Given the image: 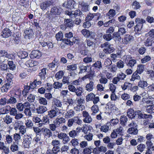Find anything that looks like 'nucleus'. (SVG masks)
I'll return each mask as SVG.
<instances>
[{
    "mask_svg": "<svg viewBox=\"0 0 154 154\" xmlns=\"http://www.w3.org/2000/svg\"><path fill=\"white\" fill-rule=\"evenodd\" d=\"M54 121L57 125L59 127L60 124L64 123L66 122V120L65 118L61 117L57 118Z\"/></svg>",
    "mask_w": 154,
    "mask_h": 154,
    "instance_id": "obj_31",
    "label": "nucleus"
},
{
    "mask_svg": "<svg viewBox=\"0 0 154 154\" xmlns=\"http://www.w3.org/2000/svg\"><path fill=\"white\" fill-rule=\"evenodd\" d=\"M63 5L67 8H73L75 7V2L73 0H67L66 2L64 3Z\"/></svg>",
    "mask_w": 154,
    "mask_h": 154,
    "instance_id": "obj_11",
    "label": "nucleus"
},
{
    "mask_svg": "<svg viewBox=\"0 0 154 154\" xmlns=\"http://www.w3.org/2000/svg\"><path fill=\"white\" fill-rule=\"evenodd\" d=\"M126 59L125 60V62H127L128 61H129V62L127 64V65L130 66L131 67H132L134 66L136 63V60L134 59H131L130 60V57L128 55L126 56Z\"/></svg>",
    "mask_w": 154,
    "mask_h": 154,
    "instance_id": "obj_18",
    "label": "nucleus"
},
{
    "mask_svg": "<svg viewBox=\"0 0 154 154\" xmlns=\"http://www.w3.org/2000/svg\"><path fill=\"white\" fill-rule=\"evenodd\" d=\"M13 139L15 143H19L21 140V137L20 134L15 133L13 135Z\"/></svg>",
    "mask_w": 154,
    "mask_h": 154,
    "instance_id": "obj_34",
    "label": "nucleus"
},
{
    "mask_svg": "<svg viewBox=\"0 0 154 154\" xmlns=\"http://www.w3.org/2000/svg\"><path fill=\"white\" fill-rule=\"evenodd\" d=\"M38 101L39 103L41 105L46 106L48 104V101L45 98L39 97L38 98Z\"/></svg>",
    "mask_w": 154,
    "mask_h": 154,
    "instance_id": "obj_32",
    "label": "nucleus"
},
{
    "mask_svg": "<svg viewBox=\"0 0 154 154\" xmlns=\"http://www.w3.org/2000/svg\"><path fill=\"white\" fill-rule=\"evenodd\" d=\"M13 84V80L10 79H7L6 83L1 88L2 92H7L8 90L11 87Z\"/></svg>",
    "mask_w": 154,
    "mask_h": 154,
    "instance_id": "obj_5",
    "label": "nucleus"
},
{
    "mask_svg": "<svg viewBox=\"0 0 154 154\" xmlns=\"http://www.w3.org/2000/svg\"><path fill=\"white\" fill-rule=\"evenodd\" d=\"M46 69L43 68L41 71V72L39 73V76L42 79H44L45 78V76L46 75Z\"/></svg>",
    "mask_w": 154,
    "mask_h": 154,
    "instance_id": "obj_53",
    "label": "nucleus"
},
{
    "mask_svg": "<svg viewBox=\"0 0 154 154\" xmlns=\"http://www.w3.org/2000/svg\"><path fill=\"white\" fill-rule=\"evenodd\" d=\"M132 38V36L129 34L126 35L122 38V42L124 44H127L131 42Z\"/></svg>",
    "mask_w": 154,
    "mask_h": 154,
    "instance_id": "obj_17",
    "label": "nucleus"
},
{
    "mask_svg": "<svg viewBox=\"0 0 154 154\" xmlns=\"http://www.w3.org/2000/svg\"><path fill=\"white\" fill-rule=\"evenodd\" d=\"M59 127L55 122L53 121V123L49 124V128L51 131H56V128Z\"/></svg>",
    "mask_w": 154,
    "mask_h": 154,
    "instance_id": "obj_40",
    "label": "nucleus"
},
{
    "mask_svg": "<svg viewBox=\"0 0 154 154\" xmlns=\"http://www.w3.org/2000/svg\"><path fill=\"white\" fill-rule=\"evenodd\" d=\"M8 69L10 70L14 71L15 69L16 66L13 61H8Z\"/></svg>",
    "mask_w": 154,
    "mask_h": 154,
    "instance_id": "obj_48",
    "label": "nucleus"
},
{
    "mask_svg": "<svg viewBox=\"0 0 154 154\" xmlns=\"http://www.w3.org/2000/svg\"><path fill=\"white\" fill-rule=\"evenodd\" d=\"M57 137L60 139H62L66 143H67L69 140V137L65 133L60 132L58 134Z\"/></svg>",
    "mask_w": 154,
    "mask_h": 154,
    "instance_id": "obj_10",
    "label": "nucleus"
},
{
    "mask_svg": "<svg viewBox=\"0 0 154 154\" xmlns=\"http://www.w3.org/2000/svg\"><path fill=\"white\" fill-rule=\"evenodd\" d=\"M128 121V118L126 116H121L120 119V123L123 125H125Z\"/></svg>",
    "mask_w": 154,
    "mask_h": 154,
    "instance_id": "obj_60",
    "label": "nucleus"
},
{
    "mask_svg": "<svg viewBox=\"0 0 154 154\" xmlns=\"http://www.w3.org/2000/svg\"><path fill=\"white\" fill-rule=\"evenodd\" d=\"M42 83L41 81H39L37 79L34 80L33 82L30 83L31 89H34L36 87H39L41 85Z\"/></svg>",
    "mask_w": 154,
    "mask_h": 154,
    "instance_id": "obj_22",
    "label": "nucleus"
},
{
    "mask_svg": "<svg viewBox=\"0 0 154 154\" xmlns=\"http://www.w3.org/2000/svg\"><path fill=\"white\" fill-rule=\"evenodd\" d=\"M64 23L66 27L71 28L73 26V22L71 19H65L64 20Z\"/></svg>",
    "mask_w": 154,
    "mask_h": 154,
    "instance_id": "obj_23",
    "label": "nucleus"
},
{
    "mask_svg": "<svg viewBox=\"0 0 154 154\" xmlns=\"http://www.w3.org/2000/svg\"><path fill=\"white\" fill-rule=\"evenodd\" d=\"M19 130V132L22 134H24L26 132V128L25 126L22 125L20 126L18 129Z\"/></svg>",
    "mask_w": 154,
    "mask_h": 154,
    "instance_id": "obj_62",
    "label": "nucleus"
},
{
    "mask_svg": "<svg viewBox=\"0 0 154 154\" xmlns=\"http://www.w3.org/2000/svg\"><path fill=\"white\" fill-rule=\"evenodd\" d=\"M61 144L59 140H54L51 142V144L54 146H59Z\"/></svg>",
    "mask_w": 154,
    "mask_h": 154,
    "instance_id": "obj_63",
    "label": "nucleus"
},
{
    "mask_svg": "<svg viewBox=\"0 0 154 154\" xmlns=\"http://www.w3.org/2000/svg\"><path fill=\"white\" fill-rule=\"evenodd\" d=\"M42 130H43V134L45 137L47 136L48 138L52 136V132L50 129L47 128L42 129Z\"/></svg>",
    "mask_w": 154,
    "mask_h": 154,
    "instance_id": "obj_26",
    "label": "nucleus"
},
{
    "mask_svg": "<svg viewBox=\"0 0 154 154\" xmlns=\"http://www.w3.org/2000/svg\"><path fill=\"white\" fill-rule=\"evenodd\" d=\"M16 108L20 111H23L24 109L23 103H18L16 104Z\"/></svg>",
    "mask_w": 154,
    "mask_h": 154,
    "instance_id": "obj_64",
    "label": "nucleus"
},
{
    "mask_svg": "<svg viewBox=\"0 0 154 154\" xmlns=\"http://www.w3.org/2000/svg\"><path fill=\"white\" fill-rule=\"evenodd\" d=\"M55 37L57 41H61L63 39V34L61 32H59L56 34Z\"/></svg>",
    "mask_w": 154,
    "mask_h": 154,
    "instance_id": "obj_59",
    "label": "nucleus"
},
{
    "mask_svg": "<svg viewBox=\"0 0 154 154\" xmlns=\"http://www.w3.org/2000/svg\"><path fill=\"white\" fill-rule=\"evenodd\" d=\"M125 131V127L120 126L113 130L110 134V137L112 138H116L118 137V135H123V133Z\"/></svg>",
    "mask_w": 154,
    "mask_h": 154,
    "instance_id": "obj_1",
    "label": "nucleus"
},
{
    "mask_svg": "<svg viewBox=\"0 0 154 154\" xmlns=\"http://www.w3.org/2000/svg\"><path fill=\"white\" fill-rule=\"evenodd\" d=\"M51 4V1L50 0H48L41 4L40 7L43 10H44L49 7Z\"/></svg>",
    "mask_w": 154,
    "mask_h": 154,
    "instance_id": "obj_21",
    "label": "nucleus"
},
{
    "mask_svg": "<svg viewBox=\"0 0 154 154\" xmlns=\"http://www.w3.org/2000/svg\"><path fill=\"white\" fill-rule=\"evenodd\" d=\"M132 84L127 82H125L124 84L122 86V89L123 90H125L127 89H130L131 88Z\"/></svg>",
    "mask_w": 154,
    "mask_h": 154,
    "instance_id": "obj_39",
    "label": "nucleus"
},
{
    "mask_svg": "<svg viewBox=\"0 0 154 154\" xmlns=\"http://www.w3.org/2000/svg\"><path fill=\"white\" fill-rule=\"evenodd\" d=\"M25 125L27 128H32L33 124L31 120L27 119L26 120Z\"/></svg>",
    "mask_w": 154,
    "mask_h": 154,
    "instance_id": "obj_55",
    "label": "nucleus"
},
{
    "mask_svg": "<svg viewBox=\"0 0 154 154\" xmlns=\"http://www.w3.org/2000/svg\"><path fill=\"white\" fill-rule=\"evenodd\" d=\"M42 56L41 52L39 51L34 50L32 51L30 54V57L31 58H39Z\"/></svg>",
    "mask_w": 154,
    "mask_h": 154,
    "instance_id": "obj_12",
    "label": "nucleus"
},
{
    "mask_svg": "<svg viewBox=\"0 0 154 154\" xmlns=\"http://www.w3.org/2000/svg\"><path fill=\"white\" fill-rule=\"evenodd\" d=\"M82 114L83 118V121L84 122L90 123L92 122V119L87 112L85 111H83Z\"/></svg>",
    "mask_w": 154,
    "mask_h": 154,
    "instance_id": "obj_7",
    "label": "nucleus"
},
{
    "mask_svg": "<svg viewBox=\"0 0 154 154\" xmlns=\"http://www.w3.org/2000/svg\"><path fill=\"white\" fill-rule=\"evenodd\" d=\"M116 14V12L115 10L111 9L106 14V16L109 17V19H111V18L114 17Z\"/></svg>",
    "mask_w": 154,
    "mask_h": 154,
    "instance_id": "obj_38",
    "label": "nucleus"
},
{
    "mask_svg": "<svg viewBox=\"0 0 154 154\" xmlns=\"http://www.w3.org/2000/svg\"><path fill=\"white\" fill-rule=\"evenodd\" d=\"M82 13L79 9L72 11H66L65 12V14L69 15L71 18L75 17L77 16L80 15Z\"/></svg>",
    "mask_w": 154,
    "mask_h": 154,
    "instance_id": "obj_6",
    "label": "nucleus"
},
{
    "mask_svg": "<svg viewBox=\"0 0 154 154\" xmlns=\"http://www.w3.org/2000/svg\"><path fill=\"white\" fill-rule=\"evenodd\" d=\"M19 143H16L14 142L12 143L10 146V149L13 152L17 151L19 150Z\"/></svg>",
    "mask_w": 154,
    "mask_h": 154,
    "instance_id": "obj_25",
    "label": "nucleus"
},
{
    "mask_svg": "<svg viewBox=\"0 0 154 154\" xmlns=\"http://www.w3.org/2000/svg\"><path fill=\"white\" fill-rule=\"evenodd\" d=\"M90 80V82L87 84L85 88V89L88 92L92 91L94 89V83L93 82L91 79Z\"/></svg>",
    "mask_w": 154,
    "mask_h": 154,
    "instance_id": "obj_16",
    "label": "nucleus"
},
{
    "mask_svg": "<svg viewBox=\"0 0 154 154\" xmlns=\"http://www.w3.org/2000/svg\"><path fill=\"white\" fill-rule=\"evenodd\" d=\"M146 111L148 113H154V105L147 106Z\"/></svg>",
    "mask_w": 154,
    "mask_h": 154,
    "instance_id": "obj_51",
    "label": "nucleus"
},
{
    "mask_svg": "<svg viewBox=\"0 0 154 154\" xmlns=\"http://www.w3.org/2000/svg\"><path fill=\"white\" fill-rule=\"evenodd\" d=\"M135 115H137L139 119H146L147 118H149L152 119V116L151 114H143L141 111L140 110H137L135 112Z\"/></svg>",
    "mask_w": 154,
    "mask_h": 154,
    "instance_id": "obj_9",
    "label": "nucleus"
},
{
    "mask_svg": "<svg viewBox=\"0 0 154 154\" xmlns=\"http://www.w3.org/2000/svg\"><path fill=\"white\" fill-rule=\"evenodd\" d=\"M3 119L4 122L7 124H9L12 122V118L9 115H6Z\"/></svg>",
    "mask_w": 154,
    "mask_h": 154,
    "instance_id": "obj_30",
    "label": "nucleus"
},
{
    "mask_svg": "<svg viewBox=\"0 0 154 154\" xmlns=\"http://www.w3.org/2000/svg\"><path fill=\"white\" fill-rule=\"evenodd\" d=\"M75 115V112L72 109H70L65 114V117L66 118H68L72 117Z\"/></svg>",
    "mask_w": 154,
    "mask_h": 154,
    "instance_id": "obj_35",
    "label": "nucleus"
},
{
    "mask_svg": "<svg viewBox=\"0 0 154 154\" xmlns=\"http://www.w3.org/2000/svg\"><path fill=\"white\" fill-rule=\"evenodd\" d=\"M63 86V84L59 82H55L53 84V88L55 89H60Z\"/></svg>",
    "mask_w": 154,
    "mask_h": 154,
    "instance_id": "obj_44",
    "label": "nucleus"
},
{
    "mask_svg": "<svg viewBox=\"0 0 154 154\" xmlns=\"http://www.w3.org/2000/svg\"><path fill=\"white\" fill-rule=\"evenodd\" d=\"M5 142L8 144H11L13 142L14 139L12 135L10 134H7L5 136Z\"/></svg>",
    "mask_w": 154,
    "mask_h": 154,
    "instance_id": "obj_28",
    "label": "nucleus"
},
{
    "mask_svg": "<svg viewBox=\"0 0 154 154\" xmlns=\"http://www.w3.org/2000/svg\"><path fill=\"white\" fill-rule=\"evenodd\" d=\"M138 73L136 72H134L132 75L131 78L130 79V80L132 81H134L136 80H139L140 79V77Z\"/></svg>",
    "mask_w": 154,
    "mask_h": 154,
    "instance_id": "obj_45",
    "label": "nucleus"
},
{
    "mask_svg": "<svg viewBox=\"0 0 154 154\" xmlns=\"http://www.w3.org/2000/svg\"><path fill=\"white\" fill-rule=\"evenodd\" d=\"M35 97V95L30 94L28 95L27 99L28 101L32 103L34 102Z\"/></svg>",
    "mask_w": 154,
    "mask_h": 154,
    "instance_id": "obj_52",
    "label": "nucleus"
},
{
    "mask_svg": "<svg viewBox=\"0 0 154 154\" xmlns=\"http://www.w3.org/2000/svg\"><path fill=\"white\" fill-rule=\"evenodd\" d=\"M135 112L134 110L132 109H129L127 112L128 116L130 118L132 119L135 117Z\"/></svg>",
    "mask_w": 154,
    "mask_h": 154,
    "instance_id": "obj_47",
    "label": "nucleus"
},
{
    "mask_svg": "<svg viewBox=\"0 0 154 154\" xmlns=\"http://www.w3.org/2000/svg\"><path fill=\"white\" fill-rule=\"evenodd\" d=\"M11 31L8 28H5L2 31L0 36H2L4 38H8L11 36Z\"/></svg>",
    "mask_w": 154,
    "mask_h": 154,
    "instance_id": "obj_15",
    "label": "nucleus"
},
{
    "mask_svg": "<svg viewBox=\"0 0 154 154\" xmlns=\"http://www.w3.org/2000/svg\"><path fill=\"white\" fill-rule=\"evenodd\" d=\"M83 88L81 87H78L75 90V92L76 95L78 97H79L82 95V94L83 93Z\"/></svg>",
    "mask_w": 154,
    "mask_h": 154,
    "instance_id": "obj_36",
    "label": "nucleus"
},
{
    "mask_svg": "<svg viewBox=\"0 0 154 154\" xmlns=\"http://www.w3.org/2000/svg\"><path fill=\"white\" fill-rule=\"evenodd\" d=\"M8 95H4L0 99V106H4L6 104H8Z\"/></svg>",
    "mask_w": 154,
    "mask_h": 154,
    "instance_id": "obj_19",
    "label": "nucleus"
},
{
    "mask_svg": "<svg viewBox=\"0 0 154 154\" xmlns=\"http://www.w3.org/2000/svg\"><path fill=\"white\" fill-rule=\"evenodd\" d=\"M110 56L112 58V60L114 62H116L117 59L119 58L120 57V55L118 54H111Z\"/></svg>",
    "mask_w": 154,
    "mask_h": 154,
    "instance_id": "obj_54",
    "label": "nucleus"
},
{
    "mask_svg": "<svg viewBox=\"0 0 154 154\" xmlns=\"http://www.w3.org/2000/svg\"><path fill=\"white\" fill-rule=\"evenodd\" d=\"M62 104L61 101L59 99L54 98L52 100V108L55 109L59 111V113H60V109L62 108Z\"/></svg>",
    "mask_w": 154,
    "mask_h": 154,
    "instance_id": "obj_3",
    "label": "nucleus"
},
{
    "mask_svg": "<svg viewBox=\"0 0 154 154\" xmlns=\"http://www.w3.org/2000/svg\"><path fill=\"white\" fill-rule=\"evenodd\" d=\"M24 37L26 38L30 39L32 38L33 36V31L31 29L27 28L24 32Z\"/></svg>",
    "mask_w": 154,
    "mask_h": 154,
    "instance_id": "obj_13",
    "label": "nucleus"
},
{
    "mask_svg": "<svg viewBox=\"0 0 154 154\" xmlns=\"http://www.w3.org/2000/svg\"><path fill=\"white\" fill-rule=\"evenodd\" d=\"M145 65L143 64H139L137 66V69L136 72H137L138 74H141L142 73L144 68Z\"/></svg>",
    "mask_w": 154,
    "mask_h": 154,
    "instance_id": "obj_43",
    "label": "nucleus"
},
{
    "mask_svg": "<svg viewBox=\"0 0 154 154\" xmlns=\"http://www.w3.org/2000/svg\"><path fill=\"white\" fill-rule=\"evenodd\" d=\"M82 34L86 38L88 37L91 35V32L86 29H84L81 31Z\"/></svg>",
    "mask_w": 154,
    "mask_h": 154,
    "instance_id": "obj_42",
    "label": "nucleus"
},
{
    "mask_svg": "<svg viewBox=\"0 0 154 154\" xmlns=\"http://www.w3.org/2000/svg\"><path fill=\"white\" fill-rule=\"evenodd\" d=\"M8 95V104L15 105L17 102V100L16 98L14 97L10 96Z\"/></svg>",
    "mask_w": 154,
    "mask_h": 154,
    "instance_id": "obj_24",
    "label": "nucleus"
},
{
    "mask_svg": "<svg viewBox=\"0 0 154 154\" xmlns=\"http://www.w3.org/2000/svg\"><path fill=\"white\" fill-rule=\"evenodd\" d=\"M79 41V39H76L74 38L72 41H71L68 38H64L63 39V41L66 44L69 45H73V43H78Z\"/></svg>",
    "mask_w": 154,
    "mask_h": 154,
    "instance_id": "obj_14",
    "label": "nucleus"
},
{
    "mask_svg": "<svg viewBox=\"0 0 154 154\" xmlns=\"http://www.w3.org/2000/svg\"><path fill=\"white\" fill-rule=\"evenodd\" d=\"M37 112L38 114L44 113L47 110V109L44 106H40L36 109Z\"/></svg>",
    "mask_w": 154,
    "mask_h": 154,
    "instance_id": "obj_29",
    "label": "nucleus"
},
{
    "mask_svg": "<svg viewBox=\"0 0 154 154\" xmlns=\"http://www.w3.org/2000/svg\"><path fill=\"white\" fill-rule=\"evenodd\" d=\"M112 38L115 41H119L121 40V37L120 34L118 32H116L113 33Z\"/></svg>",
    "mask_w": 154,
    "mask_h": 154,
    "instance_id": "obj_46",
    "label": "nucleus"
},
{
    "mask_svg": "<svg viewBox=\"0 0 154 154\" xmlns=\"http://www.w3.org/2000/svg\"><path fill=\"white\" fill-rule=\"evenodd\" d=\"M154 42V41H153L152 37H149L145 40L144 42V45L146 46H151L152 43Z\"/></svg>",
    "mask_w": 154,
    "mask_h": 154,
    "instance_id": "obj_37",
    "label": "nucleus"
},
{
    "mask_svg": "<svg viewBox=\"0 0 154 154\" xmlns=\"http://www.w3.org/2000/svg\"><path fill=\"white\" fill-rule=\"evenodd\" d=\"M79 5H81L82 7V10L85 12H86L88 11L89 10V5L87 3L83 1L80 2H79Z\"/></svg>",
    "mask_w": 154,
    "mask_h": 154,
    "instance_id": "obj_27",
    "label": "nucleus"
},
{
    "mask_svg": "<svg viewBox=\"0 0 154 154\" xmlns=\"http://www.w3.org/2000/svg\"><path fill=\"white\" fill-rule=\"evenodd\" d=\"M64 75V73L63 71H59L55 75V78L58 80L61 79Z\"/></svg>",
    "mask_w": 154,
    "mask_h": 154,
    "instance_id": "obj_57",
    "label": "nucleus"
},
{
    "mask_svg": "<svg viewBox=\"0 0 154 154\" xmlns=\"http://www.w3.org/2000/svg\"><path fill=\"white\" fill-rule=\"evenodd\" d=\"M143 24H137L135 27V30L136 31L137 33L140 34L141 33V30L143 27Z\"/></svg>",
    "mask_w": 154,
    "mask_h": 154,
    "instance_id": "obj_61",
    "label": "nucleus"
},
{
    "mask_svg": "<svg viewBox=\"0 0 154 154\" xmlns=\"http://www.w3.org/2000/svg\"><path fill=\"white\" fill-rule=\"evenodd\" d=\"M23 144L25 148L29 147L32 138L31 136L27 134L24 135L23 136Z\"/></svg>",
    "mask_w": 154,
    "mask_h": 154,
    "instance_id": "obj_4",
    "label": "nucleus"
},
{
    "mask_svg": "<svg viewBox=\"0 0 154 154\" xmlns=\"http://www.w3.org/2000/svg\"><path fill=\"white\" fill-rule=\"evenodd\" d=\"M101 47L103 48V51L107 54H110L114 50V48L111 46L110 44L108 42H106L101 44Z\"/></svg>",
    "mask_w": 154,
    "mask_h": 154,
    "instance_id": "obj_2",
    "label": "nucleus"
},
{
    "mask_svg": "<svg viewBox=\"0 0 154 154\" xmlns=\"http://www.w3.org/2000/svg\"><path fill=\"white\" fill-rule=\"evenodd\" d=\"M148 85L147 82L143 80H140L138 83V86L142 88L145 89Z\"/></svg>",
    "mask_w": 154,
    "mask_h": 154,
    "instance_id": "obj_33",
    "label": "nucleus"
},
{
    "mask_svg": "<svg viewBox=\"0 0 154 154\" xmlns=\"http://www.w3.org/2000/svg\"><path fill=\"white\" fill-rule=\"evenodd\" d=\"M91 110L92 111V115H95L98 111L99 109L97 106L96 105H94L91 107Z\"/></svg>",
    "mask_w": 154,
    "mask_h": 154,
    "instance_id": "obj_58",
    "label": "nucleus"
},
{
    "mask_svg": "<svg viewBox=\"0 0 154 154\" xmlns=\"http://www.w3.org/2000/svg\"><path fill=\"white\" fill-rule=\"evenodd\" d=\"M75 120L74 119V117L69 119L67 122V125L68 127L70 128L73 125H75Z\"/></svg>",
    "mask_w": 154,
    "mask_h": 154,
    "instance_id": "obj_49",
    "label": "nucleus"
},
{
    "mask_svg": "<svg viewBox=\"0 0 154 154\" xmlns=\"http://www.w3.org/2000/svg\"><path fill=\"white\" fill-rule=\"evenodd\" d=\"M57 112H59V111L57 110L54 109H52L51 110L48 112V116L49 118L51 119L57 116Z\"/></svg>",
    "mask_w": 154,
    "mask_h": 154,
    "instance_id": "obj_20",
    "label": "nucleus"
},
{
    "mask_svg": "<svg viewBox=\"0 0 154 154\" xmlns=\"http://www.w3.org/2000/svg\"><path fill=\"white\" fill-rule=\"evenodd\" d=\"M138 130L136 127L129 128L127 130V132L130 134L136 135L138 133Z\"/></svg>",
    "mask_w": 154,
    "mask_h": 154,
    "instance_id": "obj_41",
    "label": "nucleus"
},
{
    "mask_svg": "<svg viewBox=\"0 0 154 154\" xmlns=\"http://www.w3.org/2000/svg\"><path fill=\"white\" fill-rule=\"evenodd\" d=\"M5 61L0 60V67L2 70H6L8 69V65L7 64L4 63Z\"/></svg>",
    "mask_w": 154,
    "mask_h": 154,
    "instance_id": "obj_56",
    "label": "nucleus"
},
{
    "mask_svg": "<svg viewBox=\"0 0 154 154\" xmlns=\"http://www.w3.org/2000/svg\"><path fill=\"white\" fill-rule=\"evenodd\" d=\"M62 11V9L59 6H55L51 8V14L53 15H60Z\"/></svg>",
    "mask_w": 154,
    "mask_h": 154,
    "instance_id": "obj_8",
    "label": "nucleus"
},
{
    "mask_svg": "<svg viewBox=\"0 0 154 154\" xmlns=\"http://www.w3.org/2000/svg\"><path fill=\"white\" fill-rule=\"evenodd\" d=\"M95 95L92 93L87 94L86 96V100L87 102L92 100Z\"/></svg>",
    "mask_w": 154,
    "mask_h": 154,
    "instance_id": "obj_50",
    "label": "nucleus"
}]
</instances>
